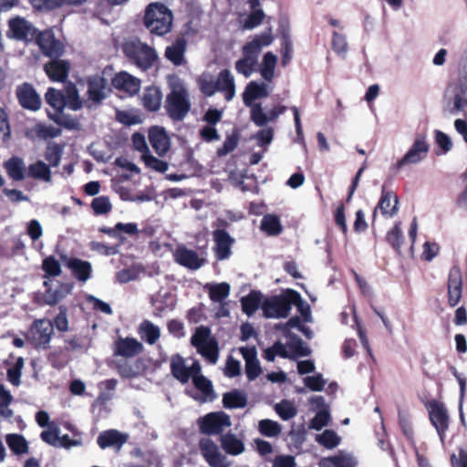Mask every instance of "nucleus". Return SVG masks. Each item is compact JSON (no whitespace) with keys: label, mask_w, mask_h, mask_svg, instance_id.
<instances>
[{"label":"nucleus","mask_w":467,"mask_h":467,"mask_svg":"<svg viewBox=\"0 0 467 467\" xmlns=\"http://www.w3.org/2000/svg\"><path fill=\"white\" fill-rule=\"evenodd\" d=\"M269 82H249L243 93L244 104L250 108V119L257 127H265L269 122H275L286 110L283 105H275L268 112L265 110L262 103H255L256 99L266 98L272 92Z\"/></svg>","instance_id":"obj_1"},{"label":"nucleus","mask_w":467,"mask_h":467,"mask_svg":"<svg viewBox=\"0 0 467 467\" xmlns=\"http://www.w3.org/2000/svg\"><path fill=\"white\" fill-rule=\"evenodd\" d=\"M273 41L274 37L271 28L254 36L242 47V57L234 64L236 72L245 78H250L257 71L258 59L262 49L269 47Z\"/></svg>","instance_id":"obj_2"},{"label":"nucleus","mask_w":467,"mask_h":467,"mask_svg":"<svg viewBox=\"0 0 467 467\" xmlns=\"http://www.w3.org/2000/svg\"><path fill=\"white\" fill-rule=\"evenodd\" d=\"M121 49L130 62L142 70L153 67L158 60L156 50L137 37L126 38L121 45Z\"/></svg>","instance_id":"obj_3"},{"label":"nucleus","mask_w":467,"mask_h":467,"mask_svg":"<svg viewBox=\"0 0 467 467\" xmlns=\"http://www.w3.org/2000/svg\"><path fill=\"white\" fill-rule=\"evenodd\" d=\"M173 16L171 11L163 4L149 5L144 16L146 28L154 35L164 36L172 27Z\"/></svg>","instance_id":"obj_4"},{"label":"nucleus","mask_w":467,"mask_h":467,"mask_svg":"<svg viewBox=\"0 0 467 467\" xmlns=\"http://www.w3.org/2000/svg\"><path fill=\"white\" fill-rule=\"evenodd\" d=\"M45 98L54 112L63 111L65 107L72 110H78L83 107V101L79 98L78 88L72 84L67 86L65 96L56 88H49Z\"/></svg>","instance_id":"obj_5"},{"label":"nucleus","mask_w":467,"mask_h":467,"mask_svg":"<svg viewBox=\"0 0 467 467\" xmlns=\"http://www.w3.org/2000/svg\"><path fill=\"white\" fill-rule=\"evenodd\" d=\"M191 343L197 349L198 353L211 364H215L218 361V343L212 337L209 327L204 326L198 327L191 338Z\"/></svg>","instance_id":"obj_6"},{"label":"nucleus","mask_w":467,"mask_h":467,"mask_svg":"<svg viewBox=\"0 0 467 467\" xmlns=\"http://www.w3.org/2000/svg\"><path fill=\"white\" fill-rule=\"evenodd\" d=\"M165 109L173 120L184 119L190 110L188 93L184 87L176 85L172 88L171 93L167 96Z\"/></svg>","instance_id":"obj_7"},{"label":"nucleus","mask_w":467,"mask_h":467,"mask_svg":"<svg viewBox=\"0 0 467 467\" xmlns=\"http://www.w3.org/2000/svg\"><path fill=\"white\" fill-rule=\"evenodd\" d=\"M287 289L284 293L265 298L262 303V311L266 318H285L291 311L290 292Z\"/></svg>","instance_id":"obj_8"},{"label":"nucleus","mask_w":467,"mask_h":467,"mask_svg":"<svg viewBox=\"0 0 467 467\" xmlns=\"http://www.w3.org/2000/svg\"><path fill=\"white\" fill-rule=\"evenodd\" d=\"M430 151V145L425 134H417L413 143L406 151L401 159L396 164L397 171L402 170L406 166L417 165L423 161Z\"/></svg>","instance_id":"obj_9"},{"label":"nucleus","mask_w":467,"mask_h":467,"mask_svg":"<svg viewBox=\"0 0 467 467\" xmlns=\"http://www.w3.org/2000/svg\"><path fill=\"white\" fill-rule=\"evenodd\" d=\"M448 105H452L451 113L462 112L467 115V78L451 83L445 90Z\"/></svg>","instance_id":"obj_10"},{"label":"nucleus","mask_w":467,"mask_h":467,"mask_svg":"<svg viewBox=\"0 0 467 467\" xmlns=\"http://www.w3.org/2000/svg\"><path fill=\"white\" fill-rule=\"evenodd\" d=\"M53 332L54 325L51 320L37 319L32 324L27 339L36 349H47Z\"/></svg>","instance_id":"obj_11"},{"label":"nucleus","mask_w":467,"mask_h":467,"mask_svg":"<svg viewBox=\"0 0 467 467\" xmlns=\"http://www.w3.org/2000/svg\"><path fill=\"white\" fill-rule=\"evenodd\" d=\"M430 420L435 428L441 443H444L446 431L449 429L450 417L445 405L436 400H431L426 404Z\"/></svg>","instance_id":"obj_12"},{"label":"nucleus","mask_w":467,"mask_h":467,"mask_svg":"<svg viewBox=\"0 0 467 467\" xmlns=\"http://www.w3.org/2000/svg\"><path fill=\"white\" fill-rule=\"evenodd\" d=\"M199 429L207 435L220 434L232 425L231 417L223 411L210 412L198 420Z\"/></svg>","instance_id":"obj_13"},{"label":"nucleus","mask_w":467,"mask_h":467,"mask_svg":"<svg viewBox=\"0 0 467 467\" xmlns=\"http://www.w3.org/2000/svg\"><path fill=\"white\" fill-rule=\"evenodd\" d=\"M37 36V29L24 17L16 16L8 21L6 36L23 42H31Z\"/></svg>","instance_id":"obj_14"},{"label":"nucleus","mask_w":467,"mask_h":467,"mask_svg":"<svg viewBox=\"0 0 467 467\" xmlns=\"http://www.w3.org/2000/svg\"><path fill=\"white\" fill-rule=\"evenodd\" d=\"M200 451L202 456L211 467H230L231 462L223 455L219 447L209 438H202L200 441Z\"/></svg>","instance_id":"obj_15"},{"label":"nucleus","mask_w":467,"mask_h":467,"mask_svg":"<svg viewBox=\"0 0 467 467\" xmlns=\"http://www.w3.org/2000/svg\"><path fill=\"white\" fill-rule=\"evenodd\" d=\"M42 53L51 58H57L63 54L64 45L56 39L52 30H46L38 33L35 38Z\"/></svg>","instance_id":"obj_16"},{"label":"nucleus","mask_w":467,"mask_h":467,"mask_svg":"<svg viewBox=\"0 0 467 467\" xmlns=\"http://www.w3.org/2000/svg\"><path fill=\"white\" fill-rule=\"evenodd\" d=\"M171 370L175 379L182 383H186L195 374L201 372V366L198 362L194 361L191 367H187L184 359L181 356L176 355L171 359Z\"/></svg>","instance_id":"obj_17"},{"label":"nucleus","mask_w":467,"mask_h":467,"mask_svg":"<svg viewBox=\"0 0 467 467\" xmlns=\"http://www.w3.org/2000/svg\"><path fill=\"white\" fill-rule=\"evenodd\" d=\"M448 301L450 306H456L462 295V275L459 266L454 265L451 268L448 276Z\"/></svg>","instance_id":"obj_18"},{"label":"nucleus","mask_w":467,"mask_h":467,"mask_svg":"<svg viewBox=\"0 0 467 467\" xmlns=\"http://www.w3.org/2000/svg\"><path fill=\"white\" fill-rule=\"evenodd\" d=\"M214 241V253L218 260H225L230 257L232 254V246L234 239L230 234L222 229L213 231V234Z\"/></svg>","instance_id":"obj_19"},{"label":"nucleus","mask_w":467,"mask_h":467,"mask_svg":"<svg viewBox=\"0 0 467 467\" xmlns=\"http://www.w3.org/2000/svg\"><path fill=\"white\" fill-rule=\"evenodd\" d=\"M398 196L390 191H385V187L383 186L381 197L372 214L373 220L376 219L379 211L383 216L393 217L398 211Z\"/></svg>","instance_id":"obj_20"},{"label":"nucleus","mask_w":467,"mask_h":467,"mask_svg":"<svg viewBox=\"0 0 467 467\" xmlns=\"http://www.w3.org/2000/svg\"><path fill=\"white\" fill-rule=\"evenodd\" d=\"M45 286L47 287L46 293L44 294L43 299L44 302L48 306H54L57 304L60 300L66 297L72 289V285L67 283H54L52 281L44 282Z\"/></svg>","instance_id":"obj_21"},{"label":"nucleus","mask_w":467,"mask_h":467,"mask_svg":"<svg viewBox=\"0 0 467 467\" xmlns=\"http://www.w3.org/2000/svg\"><path fill=\"white\" fill-rule=\"evenodd\" d=\"M239 352L245 361V374L247 379L249 380H254L262 372L255 347H242L239 348Z\"/></svg>","instance_id":"obj_22"},{"label":"nucleus","mask_w":467,"mask_h":467,"mask_svg":"<svg viewBox=\"0 0 467 467\" xmlns=\"http://www.w3.org/2000/svg\"><path fill=\"white\" fill-rule=\"evenodd\" d=\"M16 96L20 105L30 110H37L41 107V99L34 88L25 83L16 89Z\"/></svg>","instance_id":"obj_23"},{"label":"nucleus","mask_w":467,"mask_h":467,"mask_svg":"<svg viewBox=\"0 0 467 467\" xmlns=\"http://www.w3.org/2000/svg\"><path fill=\"white\" fill-rule=\"evenodd\" d=\"M112 85L119 90L125 91L130 96L137 94L140 88V80L128 72L122 71L112 78Z\"/></svg>","instance_id":"obj_24"},{"label":"nucleus","mask_w":467,"mask_h":467,"mask_svg":"<svg viewBox=\"0 0 467 467\" xmlns=\"http://www.w3.org/2000/svg\"><path fill=\"white\" fill-rule=\"evenodd\" d=\"M143 349L142 344L136 338H119L114 343L113 352L115 356L132 358L140 354Z\"/></svg>","instance_id":"obj_25"},{"label":"nucleus","mask_w":467,"mask_h":467,"mask_svg":"<svg viewBox=\"0 0 467 467\" xmlns=\"http://www.w3.org/2000/svg\"><path fill=\"white\" fill-rule=\"evenodd\" d=\"M149 140L159 156H164L169 151L171 141L163 128L152 127L149 131Z\"/></svg>","instance_id":"obj_26"},{"label":"nucleus","mask_w":467,"mask_h":467,"mask_svg":"<svg viewBox=\"0 0 467 467\" xmlns=\"http://www.w3.org/2000/svg\"><path fill=\"white\" fill-rule=\"evenodd\" d=\"M108 81L102 76L95 75L88 80V95L89 100L100 103L107 96Z\"/></svg>","instance_id":"obj_27"},{"label":"nucleus","mask_w":467,"mask_h":467,"mask_svg":"<svg viewBox=\"0 0 467 467\" xmlns=\"http://www.w3.org/2000/svg\"><path fill=\"white\" fill-rule=\"evenodd\" d=\"M319 467H356L358 460L356 457L345 451H339L337 454L320 460Z\"/></svg>","instance_id":"obj_28"},{"label":"nucleus","mask_w":467,"mask_h":467,"mask_svg":"<svg viewBox=\"0 0 467 467\" xmlns=\"http://www.w3.org/2000/svg\"><path fill=\"white\" fill-rule=\"evenodd\" d=\"M151 304L154 316L162 317L166 312L173 309L174 297L168 290L161 289L151 297Z\"/></svg>","instance_id":"obj_29"},{"label":"nucleus","mask_w":467,"mask_h":467,"mask_svg":"<svg viewBox=\"0 0 467 467\" xmlns=\"http://www.w3.org/2000/svg\"><path fill=\"white\" fill-rule=\"evenodd\" d=\"M216 89L223 94L227 101H231L235 96L234 77L229 69L222 70L215 79Z\"/></svg>","instance_id":"obj_30"},{"label":"nucleus","mask_w":467,"mask_h":467,"mask_svg":"<svg viewBox=\"0 0 467 467\" xmlns=\"http://www.w3.org/2000/svg\"><path fill=\"white\" fill-rule=\"evenodd\" d=\"M174 258L178 264L191 270L201 268L204 263L203 259H201L195 251L185 247H179L174 253Z\"/></svg>","instance_id":"obj_31"},{"label":"nucleus","mask_w":467,"mask_h":467,"mask_svg":"<svg viewBox=\"0 0 467 467\" xmlns=\"http://www.w3.org/2000/svg\"><path fill=\"white\" fill-rule=\"evenodd\" d=\"M193 384L197 394L193 398L201 402L213 401L215 399V393L212 382L202 375L195 374L192 377Z\"/></svg>","instance_id":"obj_32"},{"label":"nucleus","mask_w":467,"mask_h":467,"mask_svg":"<svg viewBox=\"0 0 467 467\" xmlns=\"http://www.w3.org/2000/svg\"><path fill=\"white\" fill-rule=\"evenodd\" d=\"M186 40L184 38H178L165 48V57L176 67L184 65L186 64Z\"/></svg>","instance_id":"obj_33"},{"label":"nucleus","mask_w":467,"mask_h":467,"mask_svg":"<svg viewBox=\"0 0 467 467\" xmlns=\"http://www.w3.org/2000/svg\"><path fill=\"white\" fill-rule=\"evenodd\" d=\"M286 342L283 343L286 346V350L290 358H297L299 357H306L311 353L310 348L302 341V339L292 334L287 328L285 333Z\"/></svg>","instance_id":"obj_34"},{"label":"nucleus","mask_w":467,"mask_h":467,"mask_svg":"<svg viewBox=\"0 0 467 467\" xmlns=\"http://www.w3.org/2000/svg\"><path fill=\"white\" fill-rule=\"evenodd\" d=\"M129 435L117 430H109L101 432L98 437V444L101 449L116 447L120 449L128 441Z\"/></svg>","instance_id":"obj_35"},{"label":"nucleus","mask_w":467,"mask_h":467,"mask_svg":"<svg viewBox=\"0 0 467 467\" xmlns=\"http://www.w3.org/2000/svg\"><path fill=\"white\" fill-rule=\"evenodd\" d=\"M47 75L53 81H64L69 71V64L65 60L53 59L45 65Z\"/></svg>","instance_id":"obj_36"},{"label":"nucleus","mask_w":467,"mask_h":467,"mask_svg":"<svg viewBox=\"0 0 467 467\" xmlns=\"http://www.w3.org/2000/svg\"><path fill=\"white\" fill-rule=\"evenodd\" d=\"M278 57L272 52H266L258 63L257 71L260 73L262 78L266 82H271L275 78V67Z\"/></svg>","instance_id":"obj_37"},{"label":"nucleus","mask_w":467,"mask_h":467,"mask_svg":"<svg viewBox=\"0 0 467 467\" xmlns=\"http://www.w3.org/2000/svg\"><path fill=\"white\" fill-rule=\"evenodd\" d=\"M138 334L141 340L152 346L161 337V328L150 320H143L138 327Z\"/></svg>","instance_id":"obj_38"},{"label":"nucleus","mask_w":467,"mask_h":467,"mask_svg":"<svg viewBox=\"0 0 467 467\" xmlns=\"http://www.w3.org/2000/svg\"><path fill=\"white\" fill-rule=\"evenodd\" d=\"M4 168L8 176L14 181H23L26 177V168L24 161L17 156H14L5 161Z\"/></svg>","instance_id":"obj_39"},{"label":"nucleus","mask_w":467,"mask_h":467,"mask_svg":"<svg viewBox=\"0 0 467 467\" xmlns=\"http://www.w3.org/2000/svg\"><path fill=\"white\" fill-rule=\"evenodd\" d=\"M67 267L72 271L73 275L81 282L88 281L91 276L92 266L88 261L73 258L68 261Z\"/></svg>","instance_id":"obj_40"},{"label":"nucleus","mask_w":467,"mask_h":467,"mask_svg":"<svg viewBox=\"0 0 467 467\" xmlns=\"http://www.w3.org/2000/svg\"><path fill=\"white\" fill-rule=\"evenodd\" d=\"M221 445L223 451L230 455H240L244 451V444L235 434L226 433L221 436Z\"/></svg>","instance_id":"obj_41"},{"label":"nucleus","mask_w":467,"mask_h":467,"mask_svg":"<svg viewBox=\"0 0 467 467\" xmlns=\"http://www.w3.org/2000/svg\"><path fill=\"white\" fill-rule=\"evenodd\" d=\"M27 176L45 182H51L52 181L51 169L43 161H37L30 164L27 168Z\"/></svg>","instance_id":"obj_42"},{"label":"nucleus","mask_w":467,"mask_h":467,"mask_svg":"<svg viewBox=\"0 0 467 467\" xmlns=\"http://www.w3.org/2000/svg\"><path fill=\"white\" fill-rule=\"evenodd\" d=\"M161 99L162 94L157 87L147 88L142 97L144 107L150 111H156L161 108Z\"/></svg>","instance_id":"obj_43"},{"label":"nucleus","mask_w":467,"mask_h":467,"mask_svg":"<svg viewBox=\"0 0 467 467\" xmlns=\"http://www.w3.org/2000/svg\"><path fill=\"white\" fill-rule=\"evenodd\" d=\"M223 404L226 409L244 408L247 404V397L244 392L234 389L223 394Z\"/></svg>","instance_id":"obj_44"},{"label":"nucleus","mask_w":467,"mask_h":467,"mask_svg":"<svg viewBox=\"0 0 467 467\" xmlns=\"http://www.w3.org/2000/svg\"><path fill=\"white\" fill-rule=\"evenodd\" d=\"M205 289L208 291L212 301L222 304L230 295V285L226 282L218 284H207Z\"/></svg>","instance_id":"obj_45"},{"label":"nucleus","mask_w":467,"mask_h":467,"mask_svg":"<svg viewBox=\"0 0 467 467\" xmlns=\"http://www.w3.org/2000/svg\"><path fill=\"white\" fill-rule=\"evenodd\" d=\"M263 295L259 291H251L246 296L242 297L241 304L244 313L251 317L258 309L259 306H262Z\"/></svg>","instance_id":"obj_46"},{"label":"nucleus","mask_w":467,"mask_h":467,"mask_svg":"<svg viewBox=\"0 0 467 467\" xmlns=\"http://www.w3.org/2000/svg\"><path fill=\"white\" fill-rule=\"evenodd\" d=\"M5 441L9 449L16 455L25 454L28 451V443L21 434H7Z\"/></svg>","instance_id":"obj_47"},{"label":"nucleus","mask_w":467,"mask_h":467,"mask_svg":"<svg viewBox=\"0 0 467 467\" xmlns=\"http://www.w3.org/2000/svg\"><path fill=\"white\" fill-rule=\"evenodd\" d=\"M331 47L339 57L346 58L348 53V42L347 36L343 33L333 31Z\"/></svg>","instance_id":"obj_48"},{"label":"nucleus","mask_w":467,"mask_h":467,"mask_svg":"<svg viewBox=\"0 0 467 467\" xmlns=\"http://www.w3.org/2000/svg\"><path fill=\"white\" fill-rule=\"evenodd\" d=\"M261 230L268 235H277L282 232L279 218L275 214H266L261 221Z\"/></svg>","instance_id":"obj_49"},{"label":"nucleus","mask_w":467,"mask_h":467,"mask_svg":"<svg viewBox=\"0 0 467 467\" xmlns=\"http://www.w3.org/2000/svg\"><path fill=\"white\" fill-rule=\"evenodd\" d=\"M315 441L323 447L332 450L339 445L341 438L334 431L325 430L316 436Z\"/></svg>","instance_id":"obj_50"},{"label":"nucleus","mask_w":467,"mask_h":467,"mask_svg":"<svg viewBox=\"0 0 467 467\" xmlns=\"http://www.w3.org/2000/svg\"><path fill=\"white\" fill-rule=\"evenodd\" d=\"M290 295H292L291 308L295 306L306 322L311 321V310L309 305L303 300L298 292L292 290Z\"/></svg>","instance_id":"obj_51"},{"label":"nucleus","mask_w":467,"mask_h":467,"mask_svg":"<svg viewBox=\"0 0 467 467\" xmlns=\"http://www.w3.org/2000/svg\"><path fill=\"white\" fill-rule=\"evenodd\" d=\"M403 239L404 236L400 228V223L396 222L394 226L388 231L386 240L397 252L400 253L403 244Z\"/></svg>","instance_id":"obj_52"},{"label":"nucleus","mask_w":467,"mask_h":467,"mask_svg":"<svg viewBox=\"0 0 467 467\" xmlns=\"http://www.w3.org/2000/svg\"><path fill=\"white\" fill-rule=\"evenodd\" d=\"M40 437L43 441L53 447H59L62 444L60 442V429L53 422L41 432Z\"/></svg>","instance_id":"obj_53"},{"label":"nucleus","mask_w":467,"mask_h":467,"mask_svg":"<svg viewBox=\"0 0 467 467\" xmlns=\"http://www.w3.org/2000/svg\"><path fill=\"white\" fill-rule=\"evenodd\" d=\"M63 154V146L53 143L49 144L45 152V159L48 162L49 167H57L60 163Z\"/></svg>","instance_id":"obj_54"},{"label":"nucleus","mask_w":467,"mask_h":467,"mask_svg":"<svg viewBox=\"0 0 467 467\" xmlns=\"http://www.w3.org/2000/svg\"><path fill=\"white\" fill-rule=\"evenodd\" d=\"M47 114L52 120L67 130H77L79 126V123L77 119L66 116L63 111H48Z\"/></svg>","instance_id":"obj_55"},{"label":"nucleus","mask_w":467,"mask_h":467,"mask_svg":"<svg viewBox=\"0 0 467 467\" xmlns=\"http://www.w3.org/2000/svg\"><path fill=\"white\" fill-rule=\"evenodd\" d=\"M259 431L266 437H276L280 434L282 428L281 425L272 420H262L258 423Z\"/></svg>","instance_id":"obj_56"},{"label":"nucleus","mask_w":467,"mask_h":467,"mask_svg":"<svg viewBox=\"0 0 467 467\" xmlns=\"http://www.w3.org/2000/svg\"><path fill=\"white\" fill-rule=\"evenodd\" d=\"M141 160L147 168L158 172H165L169 168L168 162L157 159L150 152L142 154Z\"/></svg>","instance_id":"obj_57"},{"label":"nucleus","mask_w":467,"mask_h":467,"mask_svg":"<svg viewBox=\"0 0 467 467\" xmlns=\"http://www.w3.org/2000/svg\"><path fill=\"white\" fill-rule=\"evenodd\" d=\"M238 142L239 133L234 130L226 136L223 145L217 150V155L219 157L226 156L237 147Z\"/></svg>","instance_id":"obj_58"},{"label":"nucleus","mask_w":467,"mask_h":467,"mask_svg":"<svg viewBox=\"0 0 467 467\" xmlns=\"http://www.w3.org/2000/svg\"><path fill=\"white\" fill-rule=\"evenodd\" d=\"M275 411L284 420H288L294 418L297 413V410L295 405L288 400H283L277 403L275 405Z\"/></svg>","instance_id":"obj_59"},{"label":"nucleus","mask_w":467,"mask_h":467,"mask_svg":"<svg viewBox=\"0 0 467 467\" xmlns=\"http://www.w3.org/2000/svg\"><path fill=\"white\" fill-rule=\"evenodd\" d=\"M275 356H280L282 358L290 357L286 350V346L280 341L275 342L273 347L265 349L263 355V357L268 361H274Z\"/></svg>","instance_id":"obj_60"},{"label":"nucleus","mask_w":467,"mask_h":467,"mask_svg":"<svg viewBox=\"0 0 467 467\" xmlns=\"http://www.w3.org/2000/svg\"><path fill=\"white\" fill-rule=\"evenodd\" d=\"M330 420V414L328 410H318L316 416L311 420L309 428L320 431L323 427L327 426Z\"/></svg>","instance_id":"obj_61"},{"label":"nucleus","mask_w":467,"mask_h":467,"mask_svg":"<svg viewBox=\"0 0 467 467\" xmlns=\"http://www.w3.org/2000/svg\"><path fill=\"white\" fill-rule=\"evenodd\" d=\"M303 382L305 386L312 391L323 390L327 383L326 379L320 373L304 378Z\"/></svg>","instance_id":"obj_62"},{"label":"nucleus","mask_w":467,"mask_h":467,"mask_svg":"<svg viewBox=\"0 0 467 467\" xmlns=\"http://www.w3.org/2000/svg\"><path fill=\"white\" fill-rule=\"evenodd\" d=\"M42 267L46 273L45 278L47 276H58L61 274L60 264L53 256L47 257L43 261Z\"/></svg>","instance_id":"obj_63"},{"label":"nucleus","mask_w":467,"mask_h":467,"mask_svg":"<svg viewBox=\"0 0 467 467\" xmlns=\"http://www.w3.org/2000/svg\"><path fill=\"white\" fill-rule=\"evenodd\" d=\"M215 84L216 81L210 75H202L199 79L200 88L207 97H211L217 92Z\"/></svg>","instance_id":"obj_64"}]
</instances>
